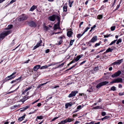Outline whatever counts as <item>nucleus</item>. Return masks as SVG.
<instances>
[{
	"mask_svg": "<svg viewBox=\"0 0 124 124\" xmlns=\"http://www.w3.org/2000/svg\"><path fill=\"white\" fill-rule=\"evenodd\" d=\"M16 73V71L14 72L10 76H8L6 78H4L2 80L3 83L2 84V85H3V84L6 82L11 80L14 78L16 76L15 75V74Z\"/></svg>",
	"mask_w": 124,
	"mask_h": 124,
	"instance_id": "1",
	"label": "nucleus"
},
{
	"mask_svg": "<svg viewBox=\"0 0 124 124\" xmlns=\"http://www.w3.org/2000/svg\"><path fill=\"white\" fill-rule=\"evenodd\" d=\"M48 19L50 21L53 22L54 21L55 19H57V21H58L60 20L61 16L57 13L56 14H53L52 16L49 17Z\"/></svg>",
	"mask_w": 124,
	"mask_h": 124,
	"instance_id": "2",
	"label": "nucleus"
},
{
	"mask_svg": "<svg viewBox=\"0 0 124 124\" xmlns=\"http://www.w3.org/2000/svg\"><path fill=\"white\" fill-rule=\"evenodd\" d=\"M28 18V16L27 15L23 14L19 17L18 20L19 22L23 21L26 20Z\"/></svg>",
	"mask_w": 124,
	"mask_h": 124,
	"instance_id": "3",
	"label": "nucleus"
},
{
	"mask_svg": "<svg viewBox=\"0 0 124 124\" xmlns=\"http://www.w3.org/2000/svg\"><path fill=\"white\" fill-rule=\"evenodd\" d=\"M28 25L31 27H35L37 26V23L33 21H30L28 22Z\"/></svg>",
	"mask_w": 124,
	"mask_h": 124,
	"instance_id": "4",
	"label": "nucleus"
},
{
	"mask_svg": "<svg viewBox=\"0 0 124 124\" xmlns=\"http://www.w3.org/2000/svg\"><path fill=\"white\" fill-rule=\"evenodd\" d=\"M108 82L107 81H104L101 82L99 83L96 86V87L97 88H99L101 86L105 85L107 84L108 83Z\"/></svg>",
	"mask_w": 124,
	"mask_h": 124,
	"instance_id": "5",
	"label": "nucleus"
},
{
	"mask_svg": "<svg viewBox=\"0 0 124 124\" xmlns=\"http://www.w3.org/2000/svg\"><path fill=\"white\" fill-rule=\"evenodd\" d=\"M122 81L123 80L122 78H118L113 80L110 83L113 84L115 83H122Z\"/></svg>",
	"mask_w": 124,
	"mask_h": 124,
	"instance_id": "6",
	"label": "nucleus"
},
{
	"mask_svg": "<svg viewBox=\"0 0 124 124\" xmlns=\"http://www.w3.org/2000/svg\"><path fill=\"white\" fill-rule=\"evenodd\" d=\"M78 93V91H72L68 97L69 98L75 96L76 94Z\"/></svg>",
	"mask_w": 124,
	"mask_h": 124,
	"instance_id": "7",
	"label": "nucleus"
},
{
	"mask_svg": "<svg viewBox=\"0 0 124 124\" xmlns=\"http://www.w3.org/2000/svg\"><path fill=\"white\" fill-rule=\"evenodd\" d=\"M11 31L10 30L7 31L1 34L4 38L6 36L11 33Z\"/></svg>",
	"mask_w": 124,
	"mask_h": 124,
	"instance_id": "8",
	"label": "nucleus"
},
{
	"mask_svg": "<svg viewBox=\"0 0 124 124\" xmlns=\"http://www.w3.org/2000/svg\"><path fill=\"white\" fill-rule=\"evenodd\" d=\"M121 73V71L120 70H119L112 75L111 77L113 78H114L119 76Z\"/></svg>",
	"mask_w": 124,
	"mask_h": 124,
	"instance_id": "9",
	"label": "nucleus"
},
{
	"mask_svg": "<svg viewBox=\"0 0 124 124\" xmlns=\"http://www.w3.org/2000/svg\"><path fill=\"white\" fill-rule=\"evenodd\" d=\"M57 23L55 24L54 27V30L55 31L58 29V27L59 26L60 20L57 21Z\"/></svg>",
	"mask_w": 124,
	"mask_h": 124,
	"instance_id": "10",
	"label": "nucleus"
},
{
	"mask_svg": "<svg viewBox=\"0 0 124 124\" xmlns=\"http://www.w3.org/2000/svg\"><path fill=\"white\" fill-rule=\"evenodd\" d=\"M97 40V36H94L90 40V42L93 43L96 41Z\"/></svg>",
	"mask_w": 124,
	"mask_h": 124,
	"instance_id": "11",
	"label": "nucleus"
},
{
	"mask_svg": "<svg viewBox=\"0 0 124 124\" xmlns=\"http://www.w3.org/2000/svg\"><path fill=\"white\" fill-rule=\"evenodd\" d=\"M77 61H78V56H76V58L74 57V60L67 64V66H69L70 64Z\"/></svg>",
	"mask_w": 124,
	"mask_h": 124,
	"instance_id": "12",
	"label": "nucleus"
},
{
	"mask_svg": "<svg viewBox=\"0 0 124 124\" xmlns=\"http://www.w3.org/2000/svg\"><path fill=\"white\" fill-rule=\"evenodd\" d=\"M30 97L29 96H23V98L21 99V101L23 103H24L25 101L29 98Z\"/></svg>",
	"mask_w": 124,
	"mask_h": 124,
	"instance_id": "13",
	"label": "nucleus"
},
{
	"mask_svg": "<svg viewBox=\"0 0 124 124\" xmlns=\"http://www.w3.org/2000/svg\"><path fill=\"white\" fill-rule=\"evenodd\" d=\"M123 59H122L121 60H117V61L115 62L112 63V65H116V64H117L119 65L123 61Z\"/></svg>",
	"mask_w": 124,
	"mask_h": 124,
	"instance_id": "14",
	"label": "nucleus"
},
{
	"mask_svg": "<svg viewBox=\"0 0 124 124\" xmlns=\"http://www.w3.org/2000/svg\"><path fill=\"white\" fill-rule=\"evenodd\" d=\"M40 65H36L33 67V70L34 71H37L39 69H40Z\"/></svg>",
	"mask_w": 124,
	"mask_h": 124,
	"instance_id": "15",
	"label": "nucleus"
},
{
	"mask_svg": "<svg viewBox=\"0 0 124 124\" xmlns=\"http://www.w3.org/2000/svg\"><path fill=\"white\" fill-rule=\"evenodd\" d=\"M73 33V32L72 31L70 30H69L67 31V35L69 37H71Z\"/></svg>",
	"mask_w": 124,
	"mask_h": 124,
	"instance_id": "16",
	"label": "nucleus"
},
{
	"mask_svg": "<svg viewBox=\"0 0 124 124\" xmlns=\"http://www.w3.org/2000/svg\"><path fill=\"white\" fill-rule=\"evenodd\" d=\"M29 107V106H27L24 107L23 108H21L20 109L21 110L20 111L21 112L24 111L27 109Z\"/></svg>",
	"mask_w": 124,
	"mask_h": 124,
	"instance_id": "17",
	"label": "nucleus"
},
{
	"mask_svg": "<svg viewBox=\"0 0 124 124\" xmlns=\"http://www.w3.org/2000/svg\"><path fill=\"white\" fill-rule=\"evenodd\" d=\"M113 50V48H109L106 50V52L104 53L105 54L109 52H112Z\"/></svg>",
	"mask_w": 124,
	"mask_h": 124,
	"instance_id": "18",
	"label": "nucleus"
},
{
	"mask_svg": "<svg viewBox=\"0 0 124 124\" xmlns=\"http://www.w3.org/2000/svg\"><path fill=\"white\" fill-rule=\"evenodd\" d=\"M37 7V6L34 5L33 6L30 8V11H33Z\"/></svg>",
	"mask_w": 124,
	"mask_h": 124,
	"instance_id": "19",
	"label": "nucleus"
},
{
	"mask_svg": "<svg viewBox=\"0 0 124 124\" xmlns=\"http://www.w3.org/2000/svg\"><path fill=\"white\" fill-rule=\"evenodd\" d=\"M63 11L67 12V4H65L63 7Z\"/></svg>",
	"mask_w": 124,
	"mask_h": 124,
	"instance_id": "20",
	"label": "nucleus"
},
{
	"mask_svg": "<svg viewBox=\"0 0 124 124\" xmlns=\"http://www.w3.org/2000/svg\"><path fill=\"white\" fill-rule=\"evenodd\" d=\"M48 82H46L45 83L42 84H40L37 87V88L38 89L41 86H43L44 85L46 84Z\"/></svg>",
	"mask_w": 124,
	"mask_h": 124,
	"instance_id": "21",
	"label": "nucleus"
},
{
	"mask_svg": "<svg viewBox=\"0 0 124 124\" xmlns=\"http://www.w3.org/2000/svg\"><path fill=\"white\" fill-rule=\"evenodd\" d=\"M47 68L48 66L47 65H46L44 66L41 67H40V69L41 70L42 69H46Z\"/></svg>",
	"mask_w": 124,
	"mask_h": 124,
	"instance_id": "22",
	"label": "nucleus"
},
{
	"mask_svg": "<svg viewBox=\"0 0 124 124\" xmlns=\"http://www.w3.org/2000/svg\"><path fill=\"white\" fill-rule=\"evenodd\" d=\"M13 25L12 24L9 25L7 27V28L6 29L9 30L11 29L13 27Z\"/></svg>",
	"mask_w": 124,
	"mask_h": 124,
	"instance_id": "23",
	"label": "nucleus"
},
{
	"mask_svg": "<svg viewBox=\"0 0 124 124\" xmlns=\"http://www.w3.org/2000/svg\"><path fill=\"white\" fill-rule=\"evenodd\" d=\"M67 122H70L73 121L74 119L73 118L71 119L68 118L66 119Z\"/></svg>",
	"mask_w": 124,
	"mask_h": 124,
	"instance_id": "24",
	"label": "nucleus"
},
{
	"mask_svg": "<svg viewBox=\"0 0 124 124\" xmlns=\"http://www.w3.org/2000/svg\"><path fill=\"white\" fill-rule=\"evenodd\" d=\"M42 41L41 40H40V41L36 45L39 47V46H40V44L42 43Z\"/></svg>",
	"mask_w": 124,
	"mask_h": 124,
	"instance_id": "25",
	"label": "nucleus"
},
{
	"mask_svg": "<svg viewBox=\"0 0 124 124\" xmlns=\"http://www.w3.org/2000/svg\"><path fill=\"white\" fill-rule=\"evenodd\" d=\"M101 41H99V43H96L95 45L94 46L95 47H97V46H100V44H101Z\"/></svg>",
	"mask_w": 124,
	"mask_h": 124,
	"instance_id": "26",
	"label": "nucleus"
},
{
	"mask_svg": "<svg viewBox=\"0 0 124 124\" xmlns=\"http://www.w3.org/2000/svg\"><path fill=\"white\" fill-rule=\"evenodd\" d=\"M22 78V77L21 76L17 79H16V80L17 81V83H19L21 81V79Z\"/></svg>",
	"mask_w": 124,
	"mask_h": 124,
	"instance_id": "27",
	"label": "nucleus"
},
{
	"mask_svg": "<svg viewBox=\"0 0 124 124\" xmlns=\"http://www.w3.org/2000/svg\"><path fill=\"white\" fill-rule=\"evenodd\" d=\"M43 26L45 30L46 31H47L49 29V27H48L46 26L45 23H44Z\"/></svg>",
	"mask_w": 124,
	"mask_h": 124,
	"instance_id": "28",
	"label": "nucleus"
},
{
	"mask_svg": "<svg viewBox=\"0 0 124 124\" xmlns=\"http://www.w3.org/2000/svg\"><path fill=\"white\" fill-rule=\"evenodd\" d=\"M65 36L64 35H62V36H60L59 37L58 39H60V40H62V39H65Z\"/></svg>",
	"mask_w": 124,
	"mask_h": 124,
	"instance_id": "29",
	"label": "nucleus"
},
{
	"mask_svg": "<svg viewBox=\"0 0 124 124\" xmlns=\"http://www.w3.org/2000/svg\"><path fill=\"white\" fill-rule=\"evenodd\" d=\"M63 41L62 40H60L56 44V45H60L62 44L63 42Z\"/></svg>",
	"mask_w": 124,
	"mask_h": 124,
	"instance_id": "30",
	"label": "nucleus"
},
{
	"mask_svg": "<svg viewBox=\"0 0 124 124\" xmlns=\"http://www.w3.org/2000/svg\"><path fill=\"white\" fill-rule=\"evenodd\" d=\"M44 116H39L37 117V119H41L43 118Z\"/></svg>",
	"mask_w": 124,
	"mask_h": 124,
	"instance_id": "31",
	"label": "nucleus"
},
{
	"mask_svg": "<svg viewBox=\"0 0 124 124\" xmlns=\"http://www.w3.org/2000/svg\"><path fill=\"white\" fill-rule=\"evenodd\" d=\"M73 3V1H71L70 0H69V3L70 7H71V5Z\"/></svg>",
	"mask_w": 124,
	"mask_h": 124,
	"instance_id": "32",
	"label": "nucleus"
},
{
	"mask_svg": "<svg viewBox=\"0 0 124 124\" xmlns=\"http://www.w3.org/2000/svg\"><path fill=\"white\" fill-rule=\"evenodd\" d=\"M24 118L22 116L20 117H19L18 119V120L20 122L21 121H22V120H23V119H24Z\"/></svg>",
	"mask_w": 124,
	"mask_h": 124,
	"instance_id": "33",
	"label": "nucleus"
},
{
	"mask_svg": "<svg viewBox=\"0 0 124 124\" xmlns=\"http://www.w3.org/2000/svg\"><path fill=\"white\" fill-rule=\"evenodd\" d=\"M26 90V89L24 90H23L22 91V94L24 95H25L27 91Z\"/></svg>",
	"mask_w": 124,
	"mask_h": 124,
	"instance_id": "34",
	"label": "nucleus"
},
{
	"mask_svg": "<svg viewBox=\"0 0 124 124\" xmlns=\"http://www.w3.org/2000/svg\"><path fill=\"white\" fill-rule=\"evenodd\" d=\"M64 62H63V63H62L61 64H60L59 65V66H58L57 67H56V68H55V69H56V68H59V67H61V66H62L64 64Z\"/></svg>",
	"mask_w": 124,
	"mask_h": 124,
	"instance_id": "35",
	"label": "nucleus"
},
{
	"mask_svg": "<svg viewBox=\"0 0 124 124\" xmlns=\"http://www.w3.org/2000/svg\"><path fill=\"white\" fill-rule=\"evenodd\" d=\"M103 16L102 15H99L97 16V18L99 19H101L102 18Z\"/></svg>",
	"mask_w": 124,
	"mask_h": 124,
	"instance_id": "36",
	"label": "nucleus"
},
{
	"mask_svg": "<svg viewBox=\"0 0 124 124\" xmlns=\"http://www.w3.org/2000/svg\"><path fill=\"white\" fill-rule=\"evenodd\" d=\"M117 40V39L114 40L113 41H112L111 43L109 44V45H111L114 44L115 43L116 41Z\"/></svg>",
	"mask_w": 124,
	"mask_h": 124,
	"instance_id": "37",
	"label": "nucleus"
},
{
	"mask_svg": "<svg viewBox=\"0 0 124 124\" xmlns=\"http://www.w3.org/2000/svg\"><path fill=\"white\" fill-rule=\"evenodd\" d=\"M111 90L113 91H115L116 90V87L114 86H113L111 88Z\"/></svg>",
	"mask_w": 124,
	"mask_h": 124,
	"instance_id": "38",
	"label": "nucleus"
},
{
	"mask_svg": "<svg viewBox=\"0 0 124 124\" xmlns=\"http://www.w3.org/2000/svg\"><path fill=\"white\" fill-rule=\"evenodd\" d=\"M90 28L89 27L86 28L85 29V30L84 32L83 33V34H84L85 32L87 31Z\"/></svg>",
	"mask_w": 124,
	"mask_h": 124,
	"instance_id": "39",
	"label": "nucleus"
},
{
	"mask_svg": "<svg viewBox=\"0 0 124 124\" xmlns=\"http://www.w3.org/2000/svg\"><path fill=\"white\" fill-rule=\"evenodd\" d=\"M122 41V39H120L117 41L116 44H118L119 43H121Z\"/></svg>",
	"mask_w": 124,
	"mask_h": 124,
	"instance_id": "40",
	"label": "nucleus"
},
{
	"mask_svg": "<svg viewBox=\"0 0 124 124\" xmlns=\"http://www.w3.org/2000/svg\"><path fill=\"white\" fill-rule=\"evenodd\" d=\"M16 0H12L10 1V2L8 4V5H9L10 4H12L13 3V2H16Z\"/></svg>",
	"mask_w": 124,
	"mask_h": 124,
	"instance_id": "41",
	"label": "nucleus"
},
{
	"mask_svg": "<svg viewBox=\"0 0 124 124\" xmlns=\"http://www.w3.org/2000/svg\"><path fill=\"white\" fill-rule=\"evenodd\" d=\"M4 37L1 34H0V40L1 39L2 40L4 39Z\"/></svg>",
	"mask_w": 124,
	"mask_h": 124,
	"instance_id": "42",
	"label": "nucleus"
},
{
	"mask_svg": "<svg viewBox=\"0 0 124 124\" xmlns=\"http://www.w3.org/2000/svg\"><path fill=\"white\" fill-rule=\"evenodd\" d=\"M116 27L115 26H112L111 27V31H113L115 30Z\"/></svg>",
	"mask_w": 124,
	"mask_h": 124,
	"instance_id": "43",
	"label": "nucleus"
},
{
	"mask_svg": "<svg viewBox=\"0 0 124 124\" xmlns=\"http://www.w3.org/2000/svg\"><path fill=\"white\" fill-rule=\"evenodd\" d=\"M77 64H76L75 65H74L72 67H71V68H69V69H67V71H68V70H70L71 69H72L74 67H75L76 66V65Z\"/></svg>",
	"mask_w": 124,
	"mask_h": 124,
	"instance_id": "44",
	"label": "nucleus"
},
{
	"mask_svg": "<svg viewBox=\"0 0 124 124\" xmlns=\"http://www.w3.org/2000/svg\"><path fill=\"white\" fill-rule=\"evenodd\" d=\"M74 40H71L70 41V45L71 46L72 45V44H73V43L74 42Z\"/></svg>",
	"mask_w": 124,
	"mask_h": 124,
	"instance_id": "45",
	"label": "nucleus"
},
{
	"mask_svg": "<svg viewBox=\"0 0 124 124\" xmlns=\"http://www.w3.org/2000/svg\"><path fill=\"white\" fill-rule=\"evenodd\" d=\"M17 80H16V79L15 80H13L11 81V82H10V83L11 84H13L14 83H16L17 82Z\"/></svg>",
	"mask_w": 124,
	"mask_h": 124,
	"instance_id": "46",
	"label": "nucleus"
},
{
	"mask_svg": "<svg viewBox=\"0 0 124 124\" xmlns=\"http://www.w3.org/2000/svg\"><path fill=\"white\" fill-rule=\"evenodd\" d=\"M59 117L58 116V117H55L53 119H52V120L51 121L52 122V121H55L56 119H58L59 118Z\"/></svg>",
	"mask_w": 124,
	"mask_h": 124,
	"instance_id": "47",
	"label": "nucleus"
},
{
	"mask_svg": "<svg viewBox=\"0 0 124 124\" xmlns=\"http://www.w3.org/2000/svg\"><path fill=\"white\" fill-rule=\"evenodd\" d=\"M83 107V106H82L81 105H79L78 106V110L80 109Z\"/></svg>",
	"mask_w": 124,
	"mask_h": 124,
	"instance_id": "48",
	"label": "nucleus"
},
{
	"mask_svg": "<svg viewBox=\"0 0 124 124\" xmlns=\"http://www.w3.org/2000/svg\"><path fill=\"white\" fill-rule=\"evenodd\" d=\"M110 34H107L106 35H104V38H108Z\"/></svg>",
	"mask_w": 124,
	"mask_h": 124,
	"instance_id": "49",
	"label": "nucleus"
},
{
	"mask_svg": "<svg viewBox=\"0 0 124 124\" xmlns=\"http://www.w3.org/2000/svg\"><path fill=\"white\" fill-rule=\"evenodd\" d=\"M94 123L95 121H92L89 123H86V124H94Z\"/></svg>",
	"mask_w": 124,
	"mask_h": 124,
	"instance_id": "50",
	"label": "nucleus"
},
{
	"mask_svg": "<svg viewBox=\"0 0 124 124\" xmlns=\"http://www.w3.org/2000/svg\"><path fill=\"white\" fill-rule=\"evenodd\" d=\"M106 115V113L104 112H102L101 113V115L103 116H104Z\"/></svg>",
	"mask_w": 124,
	"mask_h": 124,
	"instance_id": "51",
	"label": "nucleus"
},
{
	"mask_svg": "<svg viewBox=\"0 0 124 124\" xmlns=\"http://www.w3.org/2000/svg\"><path fill=\"white\" fill-rule=\"evenodd\" d=\"M57 64V63L56 62H52L51 64V66L55 65Z\"/></svg>",
	"mask_w": 124,
	"mask_h": 124,
	"instance_id": "52",
	"label": "nucleus"
},
{
	"mask_svg": "<svg viewBox=\"0 0 124 124\" xmlns=\"http://www.w3.org/2000/svg\"><path fill=\"white\" fill-rule=\"evenodd\" d=\"M84 34H83V33L81 34H78V38H80Z\"/></svg>",
	"mask_w": 124,
	"mask_h": 124,
	"instance_id": "53",
	"label": "nucleus"
},
{
	"mask_svg": "<svg viewBox=\"0 0 124 124\" xmlns=\"http://www.w3.org/2000/svg\"><path fill=\"white\" fill-rule=\"evenodd\" d=\"M29 71L30 72H33V70L32 69H31L30 68H29L28 69Z\"/></svg>",
	"mask_w": 124,
	"mask_h": 124,
	"instance_id": "54",
	"label": "nucleus"
},
{
	"mask_svg": "<svg viewBox=\"0 0 124 124\" xmlns=\"http://www.w3.org/2000/svg\"><path fill=\"white\" fill-rule=\"evenodd\" d=\"M32 88V86H30L29 87H28V88H27L26 89V91H28V90L31 89V88Z\"/></svg>",
	"mask_w": 124,
	"mask_h": 124,
	"instance_id": "55",
	"label": "nucleus"
},
{
	"mask_svg": "<svg viewBox=\"0 0 124 124\" xmlns=\"http://www.w3.org/2000/svg\"><path fill=\"white\" fill-rule=\"evenodd\" d=\"M50 52V50L49 49H47L45 51V53H47L49 52Z\"/></svg>",
	"mask_w": 124,
	"mask_h": 124,
	"instance_id": "56",
	"label": "nucleus"
},
{
	"mask_svg": "<svg viewBox=\"0 0 124 124\" xmlns=\"http://www.w3.org/2000/svg\"><path fill=\"white\" fill-rule=\"evenodd\" d=\"M82 56H83V55H79V56H78V61Z\"/></svg>",
	"mask_w": 124,
	"mask_h": 124,
	"instance_id": "57",
	"label": "nucleus"
},
{
	"mask_svg": "<svg viewBox=\"0 0 124 124\" xmlns=\"http://www.w3.org/2000/svg\"><path fill=\"white\" fill-rule=\"evenodd\" d=\"M109 116H106L104 117V118L105 119H106L109 118Z\"/></svg>",
	"mask_w": 124,
	"mask_h": 124,
	"instance_id": "58",
	"label": "nucleus"
},
{
	"mask_svg": "<svg viewBox=\"0 0 124 124\" xmlns=\"http://www.w3.org/2000/svg\"><path fill=\"white\" fill-rule=\"evenodd\" d=\"M94 109H97L100 108V106H98L94 107Z\"/></svg>",
	"mask_w": 124,
	"mask_h": 124,
	"instance_id": "59",
	"label": "nucleus"
},
{
	"mask_svg": "<svg viewBox=\"0 0 124 124\" xmlns=\"http://www.w3.org/2000/svg\"><path fill=\"white\" fill-rule=\"evenodd\" d=\"M69 106L67 103H66L65 104V108H67Z\"/></svg>",
	"mask_w": 124,
	"mask_h": 124,
	"instance_id": "60",
	"label": "nucleus"
},
{
	"mask_svg": "<svg viewBox=\"0 0 124 124\" xmlns=\"http://www.w3.org/2000/svg\"><path fill=\"white\" fill-rule=\"evenodd\" d=\"M11 45H14V44H15V41H14V40H13L12 41V42L11 43Z\"/></svg>",
	"mask_w": 124,
	"mask_h": 124,
	"instance_id": "61",
	"label": "nucleus"
},
{
	"mask_svg": "<svg viewBox=\"0 0 124 124\" xmlns=\"http://www.w3.org/2000/svg\"><path fill=\"white\" fill-rule=\"evenodd\" d=\"M41 104L40 103H38L37 104V106L38 107H39L41 106Z\"/></svg>",
	"mask_w": 124,
	"mask_h": 124,
	"instance_id": "62",
	"label": "nucleus"
},
{
	"mask_svg": "<svg viewBox=\"0 0 124 124\" xmlns=\"http://www.w3.org/2000/svg\"><path fill=\"white\" fill-rule=\"evenodd\" d=\"M120 4L119 5H117L116 7V10H117L119 8L120 6Z\"/></svg>",
	"mask_w": 124,
	"mask_h": 124,
	"instance_id": "63",
	"label": "nucleus"
},
{
	"mask_svg": "<svg viewBox=\"0 0 124 124\" xmlns=\"http://www.w3.org/2000/svg\"><path fill=\"white\" fill-rule=\"evenodd\" d=\"M15 91V90H14V91H11V92H8V93H7V94H10V93H13V92H14Z\"/></svg>",
	"mask_w": 124,
	"mask_h": 124,
	"instance_id": "64",
	"label": "nucleus"
}]
</instances>
